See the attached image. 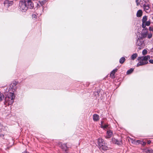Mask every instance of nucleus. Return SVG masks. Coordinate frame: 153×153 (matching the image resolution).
I'll use <instances>...</instances> for the list:
<instances>
[{
    "label": "nucleus",
    "mask_w": 153,
    "mask_h": 153,
    "mask_svg": "<svg viewBox=\"0 0 153 153\" xmlns=\"http://www.w3.org/2000/svg\"><path fill=\"white\" fill-rule=\"evenodd\" d=\"M14 93L10 92L8 93L5 98L4 104L6 105L12 104L14 102Z\"/></svg>",
    "instance_id": "nucleus-1"
},
{
    "label": "nucleus",
    "mask_w": 153,
    "mask_h": 153,
    "mask_svg": "<svg viewBox=\"0 0 153 153\" xmlns=\"http://www.w3.org/2000/svg\"><path fill=\"white\" fill-rule=\"evenodd\" d=\"M98 144L99 149L101 150L105 151L108 149L107 144L102 138H100L98 139Z\"/></svg>",
    "instance_id": "nucleus-2"
},
{
    "label": "nucleus",
    "mask_w": 153,
    "mask_h": 153,
    "mask_svg": "<svg viewBox=\"0 0 153 153\" xmlns=\"http://www.w3.org/2000/svg\"><path fill=\"white\" fill-rule=\"evenodd\" d=\"M139 35L136 42L137 45L139 46L138 48L139 49L143 48V33H141L140 34L139 33Z\"/></svg>",
    "instance_id": "nucleus-3"
},
{
    "label": "nucleus",
    "mask_w": 153,
    "mask_h": 153,
    "mask_svg": "<svg viewBox=\"0 0 153 153\" xmlns=\"http://www.w3.org/2000/svg\"><path fill=\"white\" fill-rule=\"evenodd\" d=\"M19 7L20 10L23 12H25L29 8L27 5L23 1H21L19 3Z\"/></svg>",
    "instance_id": "nucleus-4"
},
{
    "label": "nucleus",
    "mask_w": 153,
    "mask_h": 153,
    "mask_svg": "<svg viewBox=\"0 0 153 153\" xmlns=\"http://www.w3.org/2000/svg\"><path fill=\"white\" fill-rule=\"evenodd\" d=\"M32 1V0H24L23 1L29 8L31 9L34 7Z\"/></svg>",
    "instance_id": "nucleus-5"
},
{
    "label": "nucleus",
    "mask_w": 153,
    "mask_h": 153,
    "mask_svg": "<svg viewBox=\"0 0 153 153\" xmlns=\"http://www.w3.org/2000/svg\"><path fill=\"white\" fill-rule=\"evenodd\" d=\"M112 143L117 145H121L123 144L122 140H119L116 139L115 138H112Z\"/></svg>",
    "instance_id": "nucleus-6"
},
{
    "label": "nucleus",
    "mask_w": 153,
    "mask_h": 153,
    "mask_svg": "<svg viewBox=\"0 0 153 153\" xmlns=\"http://www.w3.org/2000/svg\"><path fill=\"white\" fill-rule=\"evenodd\" d=\"M58 145L65 152L67 150L68 148L67 147V143L62 144V143H59Z\"/></svg>",
    "instance_id": "nucleus-7"
},
{
    "label": "nucleus",
    "mask_w": 153,
    "mask_h": 153,
    "mask_svg": "<svg viewBox=\"0 0 153 153\" xmlns=\"http://www.w3.org/2000/svg\"><path fill=\"white\" fill-rule=\"evenodd\" d=\"M138 60L139 62L137 64V66L143 65V57H139Z\"/></svg>",
    "instance_id": "nucleus-8"
},
{
    "label": "nucleus",
    "mask_w": 153,
    "mask_h": 153,
    "mask_svg": "<svg viewBox=\"0 0 153 153\" xmlns=\"http://www.w3.org/2000/svg\"><path fill=\"white\" fill-rule=\"evenodd\" d=\"M13 1H10L8 0H5L4 1V4L6 6L8 7L13 4Z\"/></svg>",
    "instance_id": "nucleus-9"
},
{
    "label": "nucleus",
    "mask_w": 153,
    "mask_h": 153,
    "mask_svg": "<svg viewBox=\"0 0 153 153\" xmlns=\"http://www.w3.org/2000/svg\"><path fill=\"white\" fill-rule=\"evenodd\" d=\"M145 2L146 4H144V11L146 10H149V4L148 3L149 2V1L148 0H146L145 1L144 0V2Z\"/></svg>",
    "instance_id": "nucleus-10"
},
{
    "label": "nucleus",
    "mask_w": 153,
    "mask_h": 153,
    "mask_svg": "<svg viewBox=\"0 0 153 153\" xmlns=\"http://www.w3.org/2000/svg\"><path fill=\"white\" fill-rule=\"evenodd\" d=\"M16 85L17 82L16 81H13L10 85V88L11 89H12L13 90L15 91L16 88Z\"/></svg>",
    "instance_id": "nucleus-11"
},
{
    "label": "nucleus",
    "mask_w": 153,
    "mask_h": 153,
    "mask_svg": "<svg viewBox=\"0 0 153 153\" xmlns=\"http://www.w3.org/2000/svg\"><path fill=\"white\" fill-rule=\"evenodd\" d=\"M113 132L110 130H108L106 133V135L105 136L106 138H109L111 137L112 135Z\"/></svg>",
    "instance_id": "nucleus-12"
},
{
    "label": "nucleus",
    "mask_w": 153,
    "mask_h": 153,
    "mask_svg": "<svg viewBox=\"0 0 153 153\" xmlns=\"http://www.w3.org/2000/svg\"><path fill=\"white\" fill-rule=\"evenodd\" d=\"M117 69H114L111 73L110 76L112 78H114L115 77V74L117 71Z\"/></svg>",
    "instance_id": "nucleus-13"
},
{
    "label": "nucleus",
    "mask_w": 153,
    "mask_h": 153,
    "mask_svg": "<svg viewBox=\"0 0 153 153\" xmlns=\"http://www.w3.org/2000/svg\"><path fill=\"white\" fill-rule=\"evenodd\" d=\"M146 153H153V150L152 149L146 148L145 149L144 148V152Z\"/></svg>",
    "instance_id": "nucleus-14"
},
{
    "label": "nucleus",
    "mask_w": 153,
    "mask_h": 153,
    "mask_svg": "<svg viewBox=\"0 0 153 153\" xmlns=\"http://www.w3.org/2000/svg\"><path fill=\"white\" fill-rule=\"evenodd\" d=\"M99 119V117L98 115L94 114L93 115V120L95 121H97Z\"/></svg>",
    "instance_id": "nucleus-15"
},
{
    "label": "nucleus",
    "mask_w": 153,
    "mask_h": 153,
    "mask_svg": "<svg viewBox=\"0 0 153 153\" xmlns=\"http://www.w3.org/2000/svg\"><path fill=\"white\" fill-rule=\"evenodd\" d=\"M143 14V12L141 10H139L137 13V16L139 17H141Z\"/></svg>",
    "instance_id": "nucleus-16"
},
{
    "label": "nucleus",
    "mask_w": 153,
    "mask_h": 153,
    "mask_svg": "<svg viewBox=\"0 0 153 153\" xmlns=\"http://www.w3.org/2000/svg\"><path fill=\"white\" fill-rule=\"evenodd\" d=\"M100 127L103 128V129H105V128L108 129L110 128V127H109V125L108 124H105L104 125L102 124L101 125Z\"/></svg>",
    "instance_id": "nucleus-17"
},
{
    "label": "nucleus",
    "mask_w": 153,
    "mask_h": 153,
    "mask_svg": "<svg viewBox=\"0 0 153 153\" xmlns=\"http://www.w3.org/2000/svg\"><path fill=\"white\" fill-rule=\"evenodd\" d=\"M126 59L125 57H123L120 58L119 60V62L121 64H123L125 61Z\"/></svg>",
    "instance_id": "nucleus-18"
},
{
    "label": "nucleus",
    "mask_w": 153,
    "mask_h": 153,
    "mask_svg": "<svg viewBox=\"0 0 153 153\" xmlns=\"http://www.w3.org/2000/svg\"><path fill=\"white\" fill-rule=\"evenodd\" d=\"M137 56V54L136 53H135L132 54L131 56V59L132 60H134Z\"/></svg>",
    "instance_id": "nucleus-19"
},
{
    "label": "nucleus",
    "mask_w": 153,
    "mask_h": 153,
    "mask_svg": "<svg viewBox=\"0 0 153 153\" xmlns=\"http://www.w3.org/2000/svg\"><path fill=\"white\" fill-rule=\"evenodd\" d=\"M133 71L134 69L132 68H130V69L127 71L126 72L127 74H131L133 72Z\"/></svg>",
    "instance_id": "nucleus-20"
},
{
    "label": "nucleus",
    "mask_w": 153,
    "mask_h": 153,
    "mask_svg": "<svg viewBox=\"0 0 153 153\" xmlns=\"http://www.w3.org/2000/svg\"><path fill=\"white\" fill-rule=\"evenodd\" d=\"M150 59V57L149 55L144 56V65H145V60H148Z\"/></svg>",
    "instance_id": "nucleus-21"
},
{
    "label": "nucleus",
    "mask_w": 153,
    "mask_h": 153,
    "mask_svg": "<svg viewBox=\"0 0 153 153\" xmlns=\"http://www.w3.org/2000/svg\"><path fill=\"white\" fill-rule=\"evenodd\" d=\"M144 33L146 34V35H147V34H148L149 32L148 31V30L147 29V28L146 27V26H144Z\"/></svg>",
    "instance_id": "nucleus-22"
},
{
    "label": "nucleus",
    "mask_w": 153,
    "mask_h": 153,
    "mask_svg": "<svg viewBox=\"0 0 153 153\" xmlns=\"http://www.w3.org/2000/svg\"><path fill=\"white\" fill-rule=\"evenodd\" d=\"M4 98V96L3 94L0 93V102L2 101Z\"/></svg>",
    "instance_id": "nucleus-23"
},
{
    "label": "nucleus",
    "mask_w": 153,
    "mask_h": 153,
    "mask_svg": "<svg viewBox=\"0 0 153 153\" xmlns=\"http://www.w3.org/2000/svg\"><path fill=\"white\" fill-rule=\"evenodd\" d=\"M136 142L138 143V144H140L142 145H143V140H137Z\"/></svg>",
    "instance_id": "nucleus-24"
},
{
    "label": "nucleus",
    "mask_w": 153,
    "mask_h": 153,
    "mask_svg": "<svg viewBox=\"0 0 153 153\" xmlns=\"http://www.w3.org/2000/svg\"><path fill=\"white\" fill-rule=\"evenodd\" d=\"M45 2H46V1L45 0L43 1H39V3L41 6H42L43 5H44V4H45Z\"/></svg>",
    "instance_id": "nucleus-25"
},
{
    "label": "nucleus",
    "mask_w": 153,
    "mask_h": 153,
    "mask_svg": "<svg viewBox=\"0 0 153 153\" xmlns=\"http://www.w3.org/2000/svg\"><path fill=\"white\" fill-rule=\"evenodd\" d=\"M145 26H149L150 24V21H146L145 22Z\"/></svg>",
    "instance_id": "nucleus-26"
},
{
    "label": "nucleus",
    "mask_w": 153,
    "mask_h": 153,
    "mask_svg": "<svg viewBox=\"0 0 153 153\" xmlns=\"http://www.w3.org/2000/svg\"><path fill=\"white\" fill-rule=\"evenodd\" d=\"M140 0H136V2L137 3V6H138V5L140 4Z\"/></svg>",
    "instance_id": "nucleus-27"
},
{
    "label": "nucleus",
    "mask_w": 153,
    "mask_h": 153,
    "mask_svg": "<svg viewBox=\"0 0 153 153\" xmlns=\"http://www.w3.org/2000/svg\"><path fill=\"white\" fill-rule=\"evenodd\" d=\"M152 33H150V34H148L147 37L149 39H150L152 37Z\"/></svg>",
    "instance_id": "nucleus-28"
},
{
    "label": "nucleus",
    "mask_w": 153,
    "mask_h": 153,
    "mask_svg": "<svg viewBox=\"0 0 153 153\" xmlns=\"http://www.w3.org/2000/svg\"><path fill=\"white\" fill-rule=\"evenodd\" d=\"M147 19V17L146 16H144V24Z\"/></svg>",
    "instance_id": "nucleus-29"
},
{
    "label": "nucleus",
    "mask_w": 153,
    "mask_h": 153,
    "mask_svg": "<svg viewBox=\"0 0 153 153\" xmlns=\"http://www.w3.org/2000/svg\"><path fill=\"white\" fill-rule=\"evenodd\" d=\"M142 24L141 26H142V27L143 28V26H144V25H143V18L142 19Z\"/></svg>",
    "instance_id": "nucleus-30"
},
{
    "label": "nucleus",
    "mask_w": 153,
    "mask_h": 153,
    "mask_svg": "<svg viewBox=\"0 0 153 153\" xmlns=\"http://www.w3.org/2000/svg\"><path fill=\"white\" fill-rule=\"evenodd\" d=\"M146 141H147V144H150L151 142V141L150 140H148L147 139H146Z\"/></svg>",
    "instance_id": "nucleus-31"
},
{
    "label": "nucleus",
    "mask_w": 153,
    "mask_h": 153,
    "mask_svg": "<svg viewBox=\"0 0 153 153\" xmlns=\"http://www.w3.org/2000/svg\"><path fill=\"white\" fill-rule=\"evenodd\" d=\"M147 53V51L146 50L144 49V55L146 54Z\"/></svg>",
    "instance_id": "nucleus-32"
},
{
    "label": "nucleus",
    "mask_w": 153,
    "mask_h": 153,
    "mask_svg": "<svg viewBox=\"0 0 153 153\" xmlns=\"http://www.w3.org/2000/svg\"><path fill=\"white\" fill-rule=\"evenodd\" d=\"M149 30L150 31H153V27H149Z\"/></svg>",
    "instance_id": "nucleus-33"
},
{
    "label": "nucleus",
    "mask_w": 153,
    "mask_h": 153,
    "mask_svg": "<svg viewBox=\"0 0 153 153\" xmlns=\"http://www.w3.org/2000/svg\"><path fill=\"white\" fill-rule=\"evenodd\" d=\"M149 61L150 63L153 64V59H150Z\"/></svg>",
    "instance_id": "nucleus-34"
},
{
    "label": "nucleus",
    "mask_w": 153,
    "mask_h": 153,
    "mask_svg": "<svg viewBox=\"0 0 153 153\" xmlns=\"http://www.w3.org/2000/svg\"><path fill=\"white\" fill-rule=\"evenodd\" d=\"M32 16L33 18H36V16L35 14H33L32 15Z\"/></svg>",
    "instance_id": "nucleus-35"
},
{
    "label": "nucleus",
    "mask_w": 153,
    "mask_h": 153,
    "mask_svg": "<svg viewBox=\"0 0 153 153\" xmlns=\"http://www.w3.org/2000/svg\"><path fill=\"white\" fill-rule=\"evenodd\" d=\"M147 142H146V139H145V141H144V146L146 144Z\"/></svg>",
    "instance_id": "nucleus-36"
},
{
    "label": "nucleus",
    "mask_w": 153,
    "mask_h": 153,
    "mask_svg": "<svg viewBox=\"0 0 153 153\" xmlns=\"http://www.w3.org/2000/svg\"><path fill=\"white\" fill-rule=\"evenodd\" d=\"M148 63L147 60H145V65L146 64Z\"/></svg>",
    "instance_id": "nucleus-37"
},
{
    "label": "nucleus",
    "mask_w": 153,
    "mask_h": 153,
    "mask_svg": "<svg viewBox=\"0 0 153 153\" xmlns=\"http://www.w3.org/2000/svg\"><path fill=\"white\" fill-rule=\"evenodd\" d=\"M22 153H29L26 151H25L24 152H23Z\"/></svg>",
    "instance_id": "nucleus-38"
},
{
    "label": "nucleus",
    "mask_w": 153,
    "mask_h": 153,
    "mask_svg": "<svg viewBox=\"0 0 153 153\" xmlns=\"http://www.w3.org/2000/svg\"><path fill=\"white\" fill-rule=\"evenodd\" d=\"M147 35H146V34L144 33V38H145L147 36Z\"/></svg>",
    "instance_id": "nucleus-39"
},
{
    "label": "nucleus",
    "mask_w": 153,
    "mask_h": 153,
    "mask_svg": "<svg viewBox=\"0 0 153 153\" xmlns=\"http://www.w3.org/2000/svg\"><path fill=\"white\" fill-rule=\"evenodd\" d=\"M103 121H101V125H102V124L103 125Z\"/></svg>",
    "instance_id": "nucleus-40"
},
{
    "label": "nucleus",
    "mask_w": 153,
    "mask_h": 153,
    "mask_svg": "<svg viewBox=\"0 0 153 153\" xmlns=\"http://www.w3.org/2000/svg\"><path fill=\"white\" fill-rule=\"evenodd\" d=\"M143 52H144V51H143V50L142 51V53L143 54Z\"/></svg>",
    "instance_id": "nucleus-41"
},
{
    "label": "nucleus",
    "mask_w": 153,
    "mask_h": 153,
    "mask_svg": "<svg viewBox=\"0 0 153 153\" xmlns=\"http://www.w3.org/2000/svg\"><path fill=\"white\" fill-rule=\"evenodd\" d=\"M152 51L153 52V48L152 49Z\"/></svg>",
    "instance_id": "nucleus-42"
},
{
    "label": "nucleus",
    "mask_w": 153,
    "mask_h": 153,
    "mask_svg": "<svg viewBox=\"0 0 153 153\" xmlns=\"http://www.w3.org/2000/svg\"><path fill=\"white\" fill-rule=\"evenodd\" d=\"M1 131V130L0 129V131Z\"/></svg>",
    "instance_id": "nucleus-43"
}]
</instances>
